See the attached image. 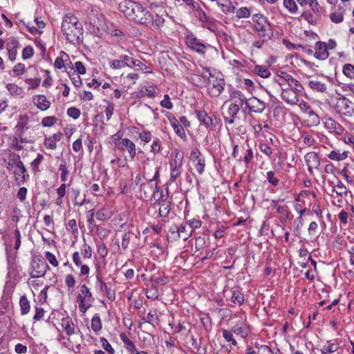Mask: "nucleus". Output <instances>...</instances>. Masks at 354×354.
I'll return each mask as SVG.
<instances>
[{
	"label": "nucleus",
	"mask_w": 354,
	"mask_h": 354,
	"mask_svg": "<svg viewBox=\"0 0 354 354\" xmlns=\"http://www.w3.org/2000/svg\"><path fill=\"white\" fill-rule=\"evenodd\" d=\"M118 8L130 21L145 26L153 24V15L139 2L125 0L119 3Z\"/></svg>",
	"instance_id": "nucleus-1"
},
{
	"label": "nucleus",
	"mask_w": 354,
	"mask_h": 354,
	"mask_svg": "<svg viewBox=\"0 0 354 354\" xmlns=\"http://www.w3.org/2000/svg\"><path fill=\"white\" fill-rule=\"evenodd\" d=\"M62 32L71 43L78 42L83 35V27L77 17L71 13L66 14L62 23Z\"/></svg>",
	"instance_id": "nucleus-2"
},
{
	"label": "nucleus",
	"mask_w": 354,
	"mask_h": 354,
	"mask_svg": "<svg viewBox=\"0 0 354 354\" xmlns=\"http://www.w3.org/2000/svg\"><path fill=\"white\" fill-rule=\"evenodd\" d=\"M201 77L205 82H208L212 85L209 91L212 96L218 97L224 90L225 82L221 73L215 71L214 73H209V76L202 75Z\"/></svg>",
	"instance_id": "nucleus-3"
},
{
	"label": "nucleus",
	"mask_w": 354,
	"mask_h": 354,
	"mask_svg": "<svg viewBox=\"0 0 354 354\" xmlns=\"http://www.w3.org/2000/svg\"><path fill=\"white\" fill-rule=\"evenodd\" d=\"M252 21L254 23V30L259 32V37L264 40L270 39L273 36V31L271 28L266 29L265 24L270 23L267 17L261 14H255L252 16Z\"/></svg>",
	"instance_id": "nucleus-4"
},
{
	"label": "nucleus",
	"mask_w": 354,
	"mask_h": 354,
	"mask_svg": "<svg viewBox=\"0 0 354 354\" xmlns=\"http://www.w3.org/2000/svg\"><path fill=\"white\" fill-rule=\"evenodd\" d=\"M31 268L32 272L30 273V277L33 279L44 277L47 270H50V267L41 257L32 259Z\"/></svg>",
	"instance_id": "nucleus-5"
},
{
	"label": "nucleus",
	"mask_w": 354,
	"mask_h": 354,
	"mask_svg": "<svg viewBox=\"0 0 354 354\" xmlns=\"http://www.w3.org/2000/svg\"><path fill=\"white\" fill-rule=\"evenodd\" d=\"M295 89L290 88L289 87L283 88L281 93V97L286 103L292 105L297 104L299 102L298 93Z\"/></svg>",
	"instance_id": "nucleus-6"
},
{
	"label": "nucleus",
	"mask_w": 354,
	"mask_h": 354,
	"mask_svg": "<svg viewBox=\"0 0 354 354\" xmlns=\"http://www.w3.org/2000/svg\"><path fill=\"white\" fill-rule=\"evenodd\" d=\"M131 57L127 55H120L118 59L109 60V66L112 69H120L126 66L133 68L130 64Z\"/></svg>",
	"instance_id": "nucleus-7"
},
{
	"label": "nucleus",
	"mask_w": 354,
	"mask_h": 354,
	"mask_svg": "<svg viewBox=\"0 0 354 354\" xmlns=\"http://www.w3.org/2000/svg\"><path fill=\"white\" fill-rule=\"evenodd\" d=\"M265 109L266 103L256 97L250 98L245 106V109H248L250 112L257 113H262Z\"/></svg>",
	"instance_id": "nucleus-8"
},
{
	"label": "nucleus",
	"mask_w": 354,
	"mask_h": 354,
	"mask_svg": "<svg viewBox=\"0 0 354 354\" xmlns=\"http://www.w3.org/2000/svg\"><path fill=\"white\" fill-rule=\"evenodd\" d=\"M187 44L190 48L201 55H204L205 53L206 49L210 46L209 44H204L196 37H191L189 38Z\"/></svg>",
	"instance_id": "nucleus-9"
},
{
	"label": "nucleus",
	"mask_w": 354,
	"mask_h": 354,
	"mask_svg": "<svg viewBox=\"0 0 354 354\" xmlns=\"http://www.w3.org/2000/svg\"><path fill=\"white\" fill-rule=\"evenodd\" d=\"M305 162L308 166V171L312 174L313 168H318L320 160L317 153L315 151L307 153L304 156Z\"/></svg>",
	"instance_id": "nucleus-10"
},
{
	"label": "nucleus",
	"mask_w": 354,
	"mask_h": 354,
	"mask_svg": "<svg viewBox=\"0 0 354 354\" xmlns=\"http://www.w3.org/2000/svg\"><path fill=\"white\" fill-rule=\"evenodd\" d=\"M97 271L99 272V268H97ZM97 279V285L102 292H104L107 298L111 301H114L115 299V294L114 291L111 290V288L108 287L106 283L103 281L102 277L99 272L96 275Z\"/></svg>",
	"instance_id": "nucleus-11"
},
{
	"label": "nucleus",
	"mask_w": 354,
	"mask_h": 354,
	"mask_svg": "<svg viewBox=\"0 0 354 354\" xmlns=\"http://www.w3.org/2000/svg\"><path fill=\"white\" fill-rule=\"evenodd\" d=\"M194 113L201 124L209 130H212V117L204 110H195Z\"/></svg>",
	"instance_id": "nucleus-12"
},
{
	"label": "nucleus",
	"mask_w": 354,
	"mask_h": 354,
	"mask_svg": "<svg viewBox=\"0 0 354 354\" xmlns=\"http://www.w3.org/2000/svg\"><path fill=\"white\" fill-rule=\"evenodd\" d=\"M183 156L179 160L174 159L172 162H170L171 166V174H170V182L174 183L176 180L177 177H178L181 174V167L183 162Z\"/></svg>",
	"instance_id": "nucleus-13"
},
{
	"label": "nucleus",
	"mask_w": 354,
	"mask_h": 354,
	"mask_svg": "<svg viewBox=\"0 0 354 354\" xmlns=\"http://www.w3.org/2000/svg\"><path fill=\"white\" fill-rule=\"evenodd\" d=\"M315 57L319 60H325L328 57L329 53L326 48V44L323 41H317L315 44Z\"/></svg>",
	"instance_id": "nucleus-14"
},
{
	"label": "nucleus",
	"mask_w": 354,
	"mask_h": 354,
	"mask_svg": "<svg viewBox=\"0 0 354 354\" xmlns=\"http://www.w3.org/2000/svg\"><path fill=\"white\" fill-rule=\"evenodd\" d=\"M231 330L232 331V333H235L236 335H240L243 338H245L250 333L249 327L243 321L239 322L238 323H236L232 328Z\"/></svg>",
	"instance_id": "nucleus-15"
},
{
	"label": "nucleus",
	"mask_w": 354,
	"mask_h": 354,
	"mask_svg": "<svg viewBox=\"0 0 354 354\" xmlns=\"http://www.w3.org/2000/svg\"><path fill=\"white\" fill-rule=\"evenodd\" d=\"M77 301L93 303L94 298L92 295L91 290L85 284L80 286V293L77 297Z\"/></svg>",
	"instance_id": "nucleus-16"
},
{
	"label": "nucleus",
	"mask_w": 354,
	"mask_h": 354,
	"mask_svg": "<svg viewBox=\"0 0 354 354\" xmlns=\"http://www.w3.org/2000/svg\"><path fill=\"white\" fill-rule=\"evenodd\" d=\"M277 212L281 214V216L279 217V221L283 224H285L287 220H290L292 218L289 208L286 205L277 206Z\"/></svg>",
	"instance_id": "nucleus-17"
},
{
	"label": "nucleus",
	"mask_w": 354,
	"mask_h": 354,
	"mask_svg": "<svg viewBox=\"0 0 354 354\" xmlns=\"http://www.w3.org/2000/svg\"><path fill=\"white\" fill-rule=\"evenodd\" d=\"M62 326L64 328L66 334L71 336L75 333V324L69 317H64L62 319Z\"/></svg>",
	"instance_id": "nucleus-18"
},
{
	"label": "nucleus",
	"mask_w": 354,
	"mask_h": 354,
	"mask_svg": "<svg viewBox=\"0 0 354 354\" xmlns=\"http://www.w3.org/2000/svg\"><path fill=\"white\" fill-rule=\"evenodd\" d=\"M33 100L37 107L41 111H46L50 107V103L44 95L34 97Z\"/></svg>",
	"instance_id": "nucleus-19"
},
{
	"label": "nucleus",
	"mask_w": 354,
	"mask_h": 354,
	"mask_svg": "<svg viewBox=\"0 0 354 354\" xmlns=\"http://www.w3.org/2000/svg\"><path fill=\"white\" fill-rule=\"evenodd\" d=\"M217 5L221 8L222 12L225 14L233 13L236 9L230 0H218Z\"/></svg>",
	"instance_id": "nucleus-20"
},
{
	"label": "nucleus",
	"mask_w": 354,
	"mask_h": 354,
	"mask_svg": "<svg viewBox=\"0 0 354 354\" xmlns=\"http://www.w3.org/2000/svg\"><path fill=\"white\" fill-rule=\"evenodd\" d=\"M230 97L235 100L234 103L238 104L240 106H242L243 104L246 106V103L248 102L245 96L240 91H232L230 93Z\"/></svg>",
	"instance_id": "nucleus-21"
},
{
	"label": "nucleus",
	"mask_w": 354,
	"mask_h": 354,
	"mask_svg": "<svg viewBox=\"0 0 354 354\" xmlns=\"http://www.w3.org/2000/svg\"><path fill=\"white\" fill-rule=\"evenodd\" d=\"M27 170L25 166H22V167L18 168V170L15 171L14 174L15 176L16 180H19L18 183L24 184L27 178H28V175L26 174Z\"/></svg>",
	"instance_id": "nucleus-22"
},
{
	"label": "nucleus",
	"mask_w": 354,
	"mask_h": 354,
	"mask_svg": "<svg viewBox=\"0 0 354 354\" xmlns=\"http://www.w3.org/2000/svg\"><path fill=\"white\" fill-rule=\"evenodd\" d=\"M288 87L290 88V87L293 86V89H295L297 91H302L304 90V87L301 84L295 79L290 74L288 73V75H286Z\"/></svg>",
	"instance_id": "nucleus-23"
},
{
	"label": "nucleus",
	"mask_w": 354,
	"mask_h": 354,
	"mask_svg": "<svg viewBox=\"0 0 354 354\" xmlns=\"http://www.w3.org/2000/svg\"><path fill=\"white\" fill-rule=\"evenodd\" d=\"M122 145L127 147L131 159H133L136 154V149L135 144L128 138L122 140Z\"/></svg>",
	"instance_id": "nucleus-24"
},
{
	"label": "nucleus",
	"mask_w": 354,
	"mask_h": 354,
	"mask_svg": "<svg viewBox=\"0 0 354 354\" xmlns=\"http://www.w3.org/2000/svg\"><path fill=\"white\" fill-rule=\"evenodd\" d=\"M176 233L178 234V236L179 238H182L184 241L188 239L192 234L188 226L183 224L180 226L176 227Z\"/></svg>",
	"instance_id": "nucleus-25"
},
{
	"label": "nucleus",
	"mask_w": 354,
	"mask_h": 354,
	"mask_svg": "<svg viewBox=\"0 0 354 354\" xmlns=\"http://www.w3.org/2000/svg\"><path fill=\"white\" fill-rule=\"evenodd\" d=\"M308 86L317 92L324 93L326 91L327 86L325 84L317 80H310L308 83Z\"/></svg>",
	"instance_id": "nucleus-26"
},
{
	"label": "nucleus",
	"mask_w": 354,
	"mask_h": 354,
	"mask_svg": "<svg viewBox=\"0 0 354 354\" xmlns=\"http://www.w3.org/2000/svg\"><path fill=\"white\" fill-rule=\"evenodd\" d=\"M286 75H288V73L285 71H279L274 77V82L278 84L281 87V90L283 88H286L287 84Z\"/></svg>",
	"instance_id": "nucleus-27"
},
{
	"label": "nucleus",
	"mask_w": 354,
	"mask_h": 354,
	"mask_svg": "<svg viewBox=\"0 0 354 354\" xmlns=\"http://www.w3.org/2000/svg\"><path fill=\"white\" fill-rule=\"evenodd\" d=\"M19 306L22 315H26L29 313L30 306L29 301L28 300L26 295H23L20 297Z\"/></svg>",
	"instance_id": "nucleus-28"
},
{
	"label": "nucleus",
	"mask_w": 354,
	"mask_h": 354,
	"mask_svg": "<svg viewBox=\"0 0 354 354\" xmlns=\"http://www.w3.org/2000/svg\"><path fill=\"white\" fill-rule=\"evenodd\" d=\"M231 301L234 304L241 306L244 302L243 294L238 290H234L232 292Z\"/></svg>",
	"instance_id": "nucleus-29"
},
{
	"label": "nucleus",
	"mask_w": 354,
	"mask_h": 354,
	"mask_svg": "<svg viewBox=\"0 0 354 354\" xmlns=\"http://www.w3.org/2000/svg\"><path fill=\"white\" fill-rule=\"evenodd\" d=\"M155 95L156 91L153 86L142 88L137 93L138 97H143L145 96L153 97Z\"/></svg>",
	"instance_id": "nucleus-30"
},
{
	"label": "nucleus",
	"mask_w": 354,
	"mask_h": 354,
	"mask_svg": "<svg viewBox=\"0 0 354 354\" xmlns=\"http://www.w3.org/2000/svg\"><path fill=\"white\" fill-rule=\"evenodd\" d=\"M171 124L175 131V133L181 138H185L186 134L184 130V128L179 123L178 120L176 119L174 121L171 122Z\"/></svg>",
	"instance_id": "nucleus-31"
},
{
	"label": "nucleus",
	"mask_w": 354,
	"mask_h": 354,
	"mask_svg": "<svg viewBox=\"0 0 354 354\" xmlns=\"http://www.w3.org/2000/svg\"><path fill=\"white\" fill-rule=\"evenodd\" d=\"M254 71L257 75L263 78H267L270 75L269 69L264 66L256 65Z\"/></svg>",
	"instance_id": "nucleus-32"
},
{
	"label": "nucleus",
	"mask_w": 354,
	"mask_h": 354,
	"mask_svg": "<svg viewBox=\"0 0 354 354\" xmlns=\"http://www.w3.org/2000/svg\"><path fill=\"white\" fill-rule=\"evenodd\" d=\"M324 126L326 129L330 130H337L338 129L340 131L342 130V127L332 118H328L326 119Z\"/></svg>",
	"instance_id": "nucleus-33"
},
{
	"label": "nucleus",
	"mask_w": 354,
	"mask_h": 354,
	"mask_svg": "<svg viewBox=\"0 0 354 354\" xmlns=\"http://www.w3.org/2000/svg\"><path fill=\"white\" fill-rule=\"evenodd\" d=\"M203 24V26L210 30L211 32H216L218 29L214 19L210 18L207 16L205 20L201 21Z\"/></svg>",
	"instance_id": "nucleus-34"
},
{
	"label": "nucleus",
	"mask_w": 354,
	"mask_h": 354,
	"mask_svg": "<svg viewBox=\"0 0 354 354\" xmlns=\"http://www.w3.org/2000/svg\"><path fill=\"white\" fill-rule=\"evenodd\" d=\"M145 295L148 299L155 300L158 299L159 296V292L157 287L152 285L150 288L146 290Z\"/></svg>",
	"instance_id": "nucleus-35"
},
{
	"label": "nucleus",
	"mask_w": 354,
	"mask_h": 354,
	"mask_svg": "<svg viewBox=\"0 0 354 354\" xmlns=\"http://www.w3.org/2000/svg\"><path fill=\"white\" fill-rule=\"evenodd\" d=\"M102 322L100 317L97 314L93 317L91 319V328L95 332H98L102 329Z\"/></svg>",
	"instance_id": "nucleus-36"
},
{
	"label": "nucleus",
	"mask_w": 354,
	"mask_h": 354,
	"mask_svg": "<svg viewBox=\"0 0 354 354\" xmlns=\"http://www.w3.org/2000/svg\"><path fill=\"white\" fill-rule=\"evenodd\" d=\"M342 72L344 75L351 79H354V66L351 64H346L343 66Z\"/></svg>",
	"instance_id": "nucleus-37"
},
{
	"label": "nucleus",
	"mask_w": 354,
	"mask_h": 354,
	"mask_svg": "<svg viewBox=\"0 0 354 354\" xmlns=\"http://www.w3.org/2000/svg\"><path fill=\"white\" fill-rule=\"evenodd\" d=\"M334 187H336L335 191L337 195L343 196L347 194V189L344 184L339 179L337 180V184Z\"/></svg>",
	"instance_id": "nucleus-38"
},
{
	"label": "nucleus",
	"mask_w": 354,
	"mask_h": 354,
	"mask_svg": "<svg viewBox=\"0 0 354 354\" xmlns=\"http://www.w3.org/2000/svg\"><path fill=\"white\" fill-rule=\"evenodd\" d=\"M223 337L227 342H231V344L234 346H236L237 342L233 337L232 331L228 330L227 329L222 330Z\"/></svg>",
	"instance_id": "nucleus-39"
},
{
	"label": "nucleus",
	"mask_w": 354,
	"mask_h": 354,
	"mask_svg": "<svg viewBox=\"0 0 354 354\" xmlns=\"http://www.w3.org/2000/svg\"><path fill=\"white\" fill-rule=\"evenodd\" d=\"M70 79L75 87H80L82 85V81L79 75L75 73V71L68 72Z\"/></svg>",
	"instance_id": "nucleus-40"
},
{
	"label": "nucleus",
	"mask_w": 354,
	"mask_h": 354,
	"mask_svg": "<svg viewBox=\"0 0 354 354\" xmlns=\"http://www.w3.org/2000/svg\"><path fill=\"white\" fill-rule=\"evenodd\" d=\"M26 120H27V117L25 116L24 118H21L20 121L17 123V124L16 126V128H17L16 134L19 137H21V136H22L24 134L23 129L25 127V126L27 124Z\"/></svg>",
	"instance_id": "nucleus-41"
},
{
	"label": "nucleus",
	"mask_w": 354,
	"mask_h": 354,
	"mask_svg": "<svg viewBox=\"0 0 354 354\" xmlns=\"http://www.w3.org/2000/svg\"><path fill=\"white\" fill-rule=\"evenodd\" d=\"M44 160V156L38 153L37 158L30 163V167L34 172L39 171V166Z\"/></svg>",
	"instance_id": "nucleus-42"
},
{
	"label": "nucleus",
	"mask_w": 354,
	"mask_h": 354,
	"mask_svg": "<svg viewBox=\"0 0 354 354\" xmlns=\"http://www.w3.org/2000/svg\"><path fill=\"white\" fill-rule=\"evenodd\" d=\"M240 110V106L238 104L233 103L230 105L227 109V114L231 118H235Z\"/></svg>",
	"instance_id": "nucleus-43"
},
{
	"label": "nucleus",
	"mask_w": 354,
	"mask_h": 354,
	"mask_svg": "<svg viewBox=\"0 0 354 354\" xmlns=\"http://www.w3.org/2000/svg\"><path fill=\"white\" fill-rule=\"evenodd\" d=\"M317 17L315 14H313L310 12H304L301 17L308 21L310 24H316L317 21Z\"/></svg>",
	"instance_id": "nucleus-44"
},
{
	"label": "nucleus",
	"mask_w": 354,
	"mask_h": 354,
	"mask_svg": "<svg viewBox=\"0 0 354 354\" xmlns=\"http://www.w3.org/2000/svg\"><path fill=\"white\" fill-rule=\"evenodd\" d=\"M159 176H160L159 168H157L153 177L151 179L149 180V183H151V185H152V183L153 181L155 182V190L153 192V196L154 197L156 196V194L158 192H159V191L160 189V187L158 185V182L159 180Z\"/></svg>",
	"instance_id": "nucleus-45"
},
{
	"label": "nucleus",
	"mask_w": 354,
	"mask_h": 354,
	"mask_svg": "<svg viewBox=\"0 0 354 354\" xmlns=\"http://www.w3.org/2000/svg\"><path fill=\"white\" fill-rule=\"evenodd\" d=\"M266 178L268 181L273 186H277L279 183V179L275 176V174L272 171H269L266 174Z\"/></svg>",
	"instance_id": "nucleus-46"
},
{
	"label": "nucleus",
	"mask_w": 354,
	"mask_h": 354,
	"mask_svg": "<svg viewBox=\"0 0 354 354\" xmlns=\"http://www.w3.org/2000/svg\"><path fill=\"white\" fill-rule=\"evenodd\" d=\"M342 104L344 109L342 114L346 117H351L354 114V108L351 106L352 103L343 102Z\"/></svg>",
	"instance_id": "nucleus-47"
},
{
	"label": "nucleus",
	"mask_w": 354,
	"mask_h": 354,
	"mask_svg": "<svg viewBox=\"0 0 354 354\" xmlns=\"http://www.w3.org/2000/svg\"><path fill=\"white\" fill-rule=\"evenodd\" d=\"M201 322L203 324L205 330L209 331L212 329V321L208 314H206L205 316L201 317Z\"/></svg>",
	"instance_id": "nucleus-48"
},
{
	"label": "nucleus",
	"mask_w": 354,
	"mask_h": 354,
	"mask_svg": "<svg viewBox=\"0 0 354 354\" xmlns=\"http://www.w3.org/2000/svg\"><path fill=\"white\" fill-rule=\"evenodd\" d=\"M57 120V119L55 116H47L42 119L41 124L44 127H50L53 126L56 123Z\"/></svg>",
	"instance_id": "nucleus-49"
},
{
	"label": "nucleus",
	"mask_w": 354,
	"mask_h": 354,
	"mask_svg": "<svg viewBox=\"0 0 354 354\" xmlns=\"http://www.w3.org/2000/svg\"><path fill=\"white\" fill-rule=\"evenodd\" d=\"M338 349V344L335 343H329L328 346H324L322 348L323 354L334 353Z\"/></svg>",
	"instance_id": "nucleus-50"
},
{
	"label": "nucleus",
	"mask_w": 354,
	"mask_h": 354,
	"mask_svg": "<svg viewBox=\"0 0 354 354\" xmlns=\"http://www.w3.org/2000/svg\"><path fill=\"white\" fill-rule=\"evenodd\" d=\"M100 342L102 344V348L108 352L109 354H114L115 350L112 347V346L109 344L108 340L104 337L100 338Z\"/></svg>",
	"instance_id": "nucleus-51"
},
{
	"label": "nucleus",
	"mask_w": 354,
	"mask_h": 354,
	"mask_svg": "<svg viewBox=\"0 0 354 354\" xmlns=\"http://www.w3.org/2000/svg\"><path fill=\"white\" fill-rule=\"evenodd\" d=\"M255 346L257 348V354H274V351L267 345L259 346L256 344Z\"/></svg>",
	"instance_id": "nucleus-52"
},
{
	"label": "nucleus",
	"mask_w": 354,
	"mask_h": 354,
	"mask_svg": "<svg viewBox=\"0 0 354 354\" xmlns=\"http://www.w3.org/2000/svg\"><path fill=\"white\" fill-rule=\"evenodd\" d=\"M10 161L12 162V165H15L17 168L22 167L24 163L20 159V156L18 154L12 153L10 154Z\"/></svg>",
	"instance_id": "nucleus-53"
},
{
	"label": "nucleus",
	"mask_w": 354,
	"mask_h": 354,
	"mask_svg": "<svg viewBox=\"0 0 354 354\" xmlns=\"http://www.w3.org/2000/svg\"><path fill=\"white\" fill-rule=\"evenodd\" d=\"M283 5L292 13L297 10V6L293 0H283Z\"/></svg>",
	"instance_id": "nucleus-54"
},
{
	"label": "nucleus",
	"mask_w": 354,
	"mask_h": 354,
	"mask_svg": "<svg viewBox=\"0 0 354 354\" xmlns=\"http://www.w3.org/2000/svg\"><path fill=\"white\" fill-rule=\"evenodd\" d=\"M330 19L335 24L343 21L344 15L342 12H334L330 15Z\"/></svg>",
	"instance_id": "nucleus-55"
},
{
	"label": "nucleus",
	"mask_w": 354,
	"mask_h": 354,
	"mask_svg": "<svg viewBox=\"0 0 354 354\" xmlns=\"http://www.w3.org/2000/svg\"><path fill=\"white\" fill-rule=\"evenodd\" d=\"M45 258L48 260V261L54 267H57L59 265V262L57 260L56 257L50 252H45Z\"/></svg>",
	"instance_id": "nucleus-56"
},
{
	"label": "nucleus",
	"mask_w": 354,
	"mask_h": 354,
	"mask_svg": "<svg viewBox=\"0 0 354 354\" xmlns=\"http://www.w3.org/2000/svg\"><path fill=\"white\" fill-rule=\"evenodd\" d=\"M34 55L33 48L30 46H26L22 51V58L28 59L31 58Z\"/></svg>",
	"instance_id": "nucleus-57"
},
{
	"label": "nucleus",
	"mask_w": 354,
	"mask_h": 354,
	"mask_svg": "<svg viewBox=\"0 0 354 354\" xmlns=\"http://www.w3.org/2000/svg\"><path fill=\"white\" fill-rule=\"evenodd\" d=\"M82 253L85 259H90L92 256L91 248L86 243H84L82 246Z\"/></svg>",
	"instance_id": "nucleus-58"
},
{
	"label": "nucleus",
	"mask_w": 354,
	"mask_h": 354,
	"mask_svg": "<svg viewBox=\"0 0 354 354\" xmlns=\"http://www.w3.org/2000/svg\"><path fill=\"white\" fill-rule=\"evenodd\" d=\"M250 15V10L246 7H242L236 11V17L241 18H248Z\"/></svg>",
	"instance_id": "nucleus-59"
},
{
	"label": "nucleus",
	"mask_w": 354,
	"mask_h": 354,
	"mask_svg": "<svg viewBox=\"0 0 354 354\" xmlns=\"http://www.w3.org/2000/svg\"><path fill=\"white\" fill-rule=\"evenodd\" d=\"M160 206L161 207H160L159 212H158L159 216L162 217V218H166L168 216V214L170 212V209H171L170 204H167V205H165L162 203V205H160Z\"/></svg>",
	"instance_id": "nucleus-60"
},
{
	"label": "nucleus",
	"mask_w": 354,
	"mask_h": 354,
	"mask_svg": "<svg viewBox=\"0 0 354 354\" xmlns=\"http://www.w3.org/2000/svg\"><path fill=\"white\" fill-rule=\"evenodd\" d=\"M80 114V111L75 107H70L67 109V115L75 120L79 118Z\"/></svg>",
	"instance_id": "nucleus-61"
},
{
	"label": "nucleus",
	"mask_w": 354,
	"mask_h": 354,
	"mask_svg": "<svg viewBox=\"0 0 354 354\" xmlns=\"http://www.w3.org/2000/svg\"><path fill=\"white\" fill-rule=\"evenodd\" d=\"M259 149L260 151L263 153L264 154H266V156H268L269 158L271 157L272 154V148L268 146L267 144L266 143H261L259 145Z\"/></svg>",
	"instance_id": "nucleus-62"
},
{
	"label": "nucleus",
	"mask_w": 354,
	"mask_h": 354,
	"mask_svg": "<svg viewBox=\"0 0 354 354\" xmlns=\"http://www.w3.org/2000/svg\"><path fill=\"white\" fill-rule=\"evenodd\" d=\"M65 283L68 288L70 290L75 287L76 281L73 274H67L66 276Z\"/></svg>",
	"instance_id": "nucleus-63"
},
{
	"label": "nucleus",
	"mask_w": 354,
	"mask_h": 354,
	"mask_svg": "<svg viewBox=\"0 0 354 354\" xmlns=\"http://www.w3.org/2000/svg\"><path fill=\"white\" fill-rule=\"evenodd\" d=\"M205 246V236H198L196 239L195 241V248L196 250H200L204 248Z\"/></svg>",
	"instance_id": "nucleus-64"
}]
</instances>
